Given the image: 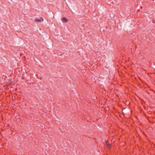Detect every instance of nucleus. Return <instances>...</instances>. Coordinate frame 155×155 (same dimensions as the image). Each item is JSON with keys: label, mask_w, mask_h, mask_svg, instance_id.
Here are the masks:
<instances>
[{"label": "nucleus", "mask_w": 155, "mask_h": 155, "mask_svg": "<svg viewBox=\"0 0 155 155\" xmlns=\"http://www.w3.org/2000/svg\"><path fill=\"white\" fill-rule=\"evenodd\" d=\"M43 19L42 18H40L38 19V18H37L35 19V21L36 22H41L43 21Z\"/></svg>", "instance_id": "obj_1"}, {"label": "nucleus", "mask_w": 155, "mask_h": 155, "mask_svg": "<svg viewBox=\"0 0 155 155\" xmlns=\"http://www.w3.org/2000/svg\"><path fill=\"white\" fill-rule=\"evenodd\" d=\"M62 20L64 22H66L68 21V20L65 18H63Z\"/></svg>", "instance_id": "obj_2"}, {"label": "nucleus", "mask_w": 155, "mask_h": 155, "mask_svg": "<svg viewBox=\"0 0 155 155\" xmlns=\"http://www.w3.org/2000/svg\"><path fill=\"white\" fill-rule=\"evenodd\" d=\"M153 22L154 23V21H153Z\"/></svg>", "instance_id": "obj_3"}]
</instances>
